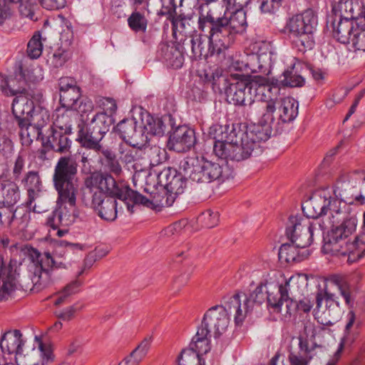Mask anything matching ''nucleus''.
<instances>
[{
	"label": "nucleus",
	"instance_id": "1",
	"mask_svg": "<svg viewBox=\"0 0 365 365\" xmlns=\"http://www.w3.org/2000/svg\"><path fill=\"white\" fill-rule=\"evenodd\" d=\"M277 102L255 103L252 109L261 112L258 125L250 127L245 124L213 125L209 134L214 140L213 152L227 162H240L252 155L262 153L261 143L267 140L274 128H277Z\"/></svg>",
	"mask_w": 365,
	"mask_h": 365
},
{
	"label": "nucleus",
	"instance_id": "2",
	"mask_svg": "<svg viewBox=\"0 0 365 365\" xmlns=\"http://www.w3.org/2000/svg\"><path fill=\"white\" fill-rule=\"evenodd\" d=\"M302 211L305 218L317 219L330 213V223L332 225L328 236L324 239L322 250L327 254H346L349 247L344 248L345 238L356 230L357 219L354 215H350L341 207L338 199L333 197L328 190L314 193L302 204Z\"/></svg>",
	"mask_w": 365,
	"mask_h": 365
},
{
	"label": "nucleus",
	"instance_id": "3",
	"mask_svg": "<svg viewBox=\"0 0 365 365\" xmlns=\"http://www.w3.org/2000/svg\"><path fill=\"white\" fill-rule=\"evenodd\" d=\"M78 165L69 156L61 157L53 174V183L57 192L56 208L53 218L48 222L53 230L58 225L68 227L72 225L78 215L76 210L78 185L76 183Z\"/></svg>",
	"mask_w": 365,
	"mask_h": 365
},
{
	"label": "nucleus",
	"instance_id": "4",
	"mask_svg": "<svg viewBox=\"0 0 365 365\" xmlns=\"http://www.w3.org/2000/svg\"><path fill=\"white\" fill-rule=\"evenodd\" d=\"M220 5L208 4L200 6L198 29L211 33V40L218 47L228 48L237 34H243L247 28L246 12L242 8L226 7L222 16L217 14Z\"/></svg>",
	"mask_w": 365,
	"mask_h": 365
},
{
	"label": "nucleus",
	"instance_id": "5",
	"mask_svg": "<svg viewBox=\"0 0 365 365\" xmlns=\"http://www.w3.org/2000/svg\"><path fill=\"white\" fill-rule=\"evenodd\" d=\"M334 289L338 290L348 306L351 307L354 303L351 286L346 278L339 274L329 277L324 289L317 292L316 308L314 310L315 318L324 325L334 324L341 315L338 297L331 292Z\"/></svg>",
	"mask_w": 365,
	"mask_h": 365
},
{
	"label": "nucleus",
	"instance_id": "6",
	"mask_svg": "<svg viewBox=\"0 0 365 365\" xmlns=\"http://www.w3.org/2000/svg\"><path fill=\"white\" fill-rule=\"evenodd\" d=\"M307 285V275L300 274L290 277L284 284L271 283L267 287L269 309L284 316L291 314L296 309L293 299L303 295Z\"/></svg>",
	"mask_w": 365,
	"mask_h": 365
},
{
	"label": "nucleus",
	"instance_id": "7",
	"mask_svg": "<svg viewBox=\"0 0 365 365\" xmlns=\"http://www.w3.org/2000/svg\"><path fill=\"white\" fill-rule=\"evenodd\" d=\"M16 81V80L13 78L3 79L0 84V90L4 96H16L12 103V113L21 129L20 135L21 138L31 137L29 119L38 105L37 93L31 96V98L28 95H24L25 88L17 86Z\"/></svg>",
	"mask_w": 365,
	"mask_h": 365
},
{
	"label": "nucleus",
	"instance_id": "8",
	"mask_svg": "<svg viewBox=\"0 0 365 365\" xmlns=\"http://www.w3.org/2000/svg\"><path fill=\"white\" fill-rule=\"evenodd\" d=\"M317 24V16L312 9H307L289 19L287 24L289 37L299 51L312 49L314 46V31Z\"/></svg>",
	"mask_w": 365,
	"mask_h": 365
},
{
	"label": "nucleus",
	"instance_id": "9",
	"mask_svg": "<svg viewBox=\"0 0 365 365\" xmlns=\"http://www.w3.org/2000/svg\"><path fill=\"white\" fill-rule=\"evenodd\" d=\"M66 269L63 262L56 260L49 252L37 253L29 267L32 287L36 292L54 282L53 274L57 269Z\"/></svg>",
	"mask_w": 365,
	"mask_h": 365
},
{
	"label": "nucleus",
	"instance_id": "10",
	"mask_svg": "<svg viewBox=\"0 0 365 365\" xmlns=\"http://www.w3.org/2000/svg\"><path fill=\"white\" fill-rule=\"evenodd\" d=\"M324 225L302 217L291 216L286 228V235L293 244L302 249L308 247L316 237L323 235Z\"/></svg>",
	"mask_w": 365,
	"mask_h": 365
},
{
	"label": "nucleus",
	"instance_id": "11",
	"mask_svg": "<svg viewBox=\"0 0 365 365\" xmlns=\"http://www.w3.org/2000/svg\"><path fill=\"white\" fill-rule=\"evenodd\" d=\"M91 206L98 211V216L106 221H114L118 215H120L124 208L132 214L133 212V202L129 198L115 197L106 196V194L100 190H92Z\"/></svg>",
	"mask_w": 365,
	"mask_h": 365
},
{
	"label": "nucleus",
	"instance_id": "12",
	"mask_svg": "<svg viewBox=\"0 0 365 365\" xmlns=\"http://www.w3.org/2000/svg\"><path fill=\"white\" fill-rule=\"evenodd\" d=\"M364 170H355L348 173L341 174L336 180L334 188L333 197L338 199L341 205H357V202L362 200L360 195V187L362 184Z\"/></svg>",
	"mask_w": 365,
	"mask_h": 365
},
{
	"label": "nucleus",
	"instance_id": "13",
	"mask_svg": "<svg viewBox=\"0 0 365 365\" xmlns=\"http://www.w3.org/2000/svg\"><path fill=\"white\" fill-rule=\"evenodd\" d=\"M86 185L90 192L92 190H100L108 194L107 196L115 197L129 198L130 200V191H134L124 183L117 182L114 178L108 173H95L90 178L86 180Z\"/></svg>",
	"mask_w": 365,
	"mask_h": 365
},
{
	"label": "nucleus",
	"instance_id": "14",
	"mask_svg": "<svg viewBox=\"0 0 365 365\" xmlns=\"http://www.w3.org/2000/svg\"><path fill=\"white\" fill-rule=\"evenodd\" d=\"M229 313L222 305L210 308L204 314L200 328L209 330L215 338L219 337L225 331L230 323Z\"/></svg>",
	"mask_w": 365,
	"mask_h": 365
},
{
	"label": "nucleus",
	"instance_id": "15",
	"mask_svg": "<svg viewBox=\"0 0 365 365\" xmlns=\"http://www.w3.org/2000/svg\"><path fill=\"white\" fill-rule=\"evenodd\" d=\"M252 79H237L230 84L226 91V98L229 103L235 106H250L255 104L252 91Z\"/></svg>",
	"mask_w": 365,
	"mask_h": 365
},
{
	"label": "nucleus",
	"instance_id": "16",
	"mask_svg": "<svg viewBox=\"0 0 365 365\" xmlns=\"http://www.w3.org/2000/svg\"><path fill=\"white\" fill-rule=\"evenodd\" d=\"M78 128L76 140L82 147L88 149L87 151L83 153L81 162L83 163H89L95 157L93 155H91L90 150H93L95 153L99 155L100 152L104 148L101 144V141L104 135L100 133L99 131L92 130L88 126L85 128L79 124Z\"/></svg>",
	"mask_w": 365,
	"mask_h": 365
},
{
	"label": "nucleus",
	"instance_id": "17",
	"mask_svg": "<svg viewBox=\"0 0 365 365\" xmlns=\"http://www.w3.org/2000/svg\"><path fill=\"white\" fill-rule=\"evenodd\" d=\"M157 192H150V198H148L137 191H130V200L135 205H142L147 207H170L175 202L176 197L164 186H159L155 188Z\"/></svg>",
	"mask_w": 365,
	"mask_h": 365
},
{
	"label": "nucleus",
	"instance_id": "18",
	"mask_svg": "<svg viewBox=\"0 0 365 365\" xmlns=\"http://www.w3.org/2000/svg\"><path fill=\"white\" fill-rule=\"evenodd\" d=\"M0 301L7 299L11 294L17 288L19 283V274L17 269L16 261L10 260L5 265L0 256Z\"/></svg>",
	"mask_w": 365,
	"mask_h": 365
},
{
	"label": "nucleus",
	"instance_id": "19",
	"mask_svg": "<svg viewBox=\"0 0 365 365\" xmlns=\"http://www.w3.org/2000/svg\"><path fill=\"white\" fill-rule=\"evenodd\" d=\"M203 33L195 34L190 39L192 52L195 58H207L208 56L215 53H220L227 49V47H218L211 40V33L200 31Z\"/></svg>",
	"mask_w": 365,
	"mask_h": 365
},
{
	"label": "nucleus",
	"instance_id": "20",
	"mask_svg": "<svg viewBox=\"0 0 365 365\" xmlns=\"http://www.w3.org/2000/svg\"><path fill=\"white\" fill-rule=\"evenodd\" d=\"M21 184L27 190L28 200L27 205L33 209L35 212L41 213L46 210L36 205V201H40L41 197L42 182L37 171L31 170L27 172L21 179Z\"/></svg>",
	"mask_w": 365,
	"mask_h": 365
},
{
	"label": "nucleus",
	"instance_id": "21",
	"mask_svg": "<svg viewBox=\"0 0 365 365\" xmlns=\"http://www.w3.org/2000/svg\"><path fill=\"white\" fill-rule=\"evenodd\" d=\"M228 313L233 314L237 325L241 324L254 310L253 303L245 293L230 297L225 304Z\"/></svg>",
	"mask_w": 365,
	"mask_h": 365
},
{
	"label": "nucleus",
	"instance_id": "22",
	"mask_svg": "<svg viewBox=\"0 0 365 365\" xmlns=\"http://www.w3.org/2000/svg\"><path fill=\"white\" fill-rule=\"evenodd\" d=\"M356 20L329 16L327 26L331 29L333 37L344 44H349L356 27Z\"/></svg>",
	"mask_w": 365,
	"mask_h": 365
},
{
	"label": "nucleus",
	"instance_id": "23",
	"mask_svg": "<svg viewBox=\"0 0 365 365\" xmlns=\"http://www.w3.org/2000/svg\"><path fill=\"white\" fill-rule=\"evenodd\" d=\"M187 178L183 175L180 170L178 173L175 169L170 168L163 169L157 175L158 185L164 186V188L173 194L175 197L184 192L185 180Z\"/></svg>",
	"mask_w": 365,
	"mask_h": 365
},
{
	"label": "nucleus",
	"instance_id": "24",
	"mask_svg": "<svg viewBox=\"0 0 365 365\" xmlns=\"http://www.w3.org/2000/svg\"><path fill=\"white\" fill-rule=\"evenodd\" d=\"M38 105L36 109L32 113L29 119V132L31 137H28L31 142L32 138H38L43 134V128L50 121V114L48 110L44 107V98L40 93H37Z\"/></svg>",
	"mask_w": 365,
	"mask_h": 365
},
{
	"label": "nucleus",
	"instance_id": "25",
	"mask_svg": "<svg viewBox=\"0 0 365 365\" xmlns=\"http://www.w3.org/2000/svg\"><path fill=\"white\" fill-rule=\"evenodd\" d=\"M309 70V65L297 58H292L287 68L283 72L282 85L289 87H301L304 84L303 75Z\"/></svg>",
	"mask_w": 365,
	"mask_h": 365
},
{
	"label": "nucleus",
	"instance_id": "26",
	"mask_svg": "<svg viewBox=\"0 0 365 365\" xmlns=\"http://www.w3.org/2000/svg\"><path fill=\"white\" fill-rule=\"evenodd\" d=\"M60 103L63 108L71 109L81 99V91L76 81L71 77H63L58 82Z\"/></svg>",
	"mask_w": 365,
	"mask_h": 365
},
{
	"label": "nucleus",
	"instance_id": "27",
	"mask_svg": "<svg viewBox=\"0 0 365 365\" xmlns=\"http://www.w3.org/2000/svg\"><path fill=\"white\" fill-rule=\"evenodd\" d=\"M195 142L194 130L185 125L178 126L169 138L170 148L178 153L189 150Z\"/></svg>",
	"mask_w": 365,
	"mask_h": 365
},
{
	"label": "nucleus",
	"instance_id": "28",
	"mask_svg": "<svg viewBox=\"0 0 365 365\" xmlns=\"http://www.w3.org/2000/svg\"><path fill=\"white\" fill-rule=\"evenodd\" d=\"M252 86L254 98L257 99V103L277 101L280 91L279 86L269 83L266 78L260 76H253Z\"/></svg>",
	"mask_w": 365,
	"mask_h": 365
},
{
	"label": "nucleus",
	"instance_id": "29",
	"mask_svg": "<svg viewBox=\"0 0 365 365\" xmlns=\"http://www.w3.org/2000/svg\"><path fill=\"white\" fill-rule=\"evenodd\" d=\"M179 170L183 173L185 178L197 183L209 182L207 175H205V166L204 160H199L197 158L187 157L182 159L180 163Z\"/></svg>",
	"mask_w": 365,
	"mask_h": 365
},
{
	"label": "nucleus",
	"instance_id": "30",
	"mask_svg": "<svg viewBox=\"0 0 365 365\" xmlns=\"http://www.w3.org/2000/svg\"><path fill=\"white\" fill-rule=\"evenodd\" d=\"M364 5L365 0H339L333 6L331 16L359 21Z\"/></svg>",
	"mask_w": 365,
	"mask_h": 365
},
{
	"label": "nucleus",
	"instance_id": "31",
	"mask_svg": "<svg viewBox=\"0 0 365 365\" xmlns=\"http://www.w3.org/2000/svg\"><path fill=\"white\" fill-rule=\"evenodd\" d=\"M245 63L247 68V77L251 73H257V76H267L270 73L271 53H251L246 54Z\"/></svg>",
	"mask_w": 365,
	"mask_h": 365
},
{
	"label": "nucleus",
	"instance_id": "32",
	"mask_svg": "<svg viewBox=\"0 0 365 365\" xmlns=\"http://www.w3.org/2000/svg\"><path fill=\"white\" fill-rule=\"evenodd\" d=\"M20 199V190L17 184L9 180L0 177V207L14 210V206Z\"/></svg>",
	"mask_w": 365,
	"mask_h": 365
},
{
	"label": "nucleus",
	"instance_id": "33",
	"mask_svg": "<svg viewBox=\"0 0 365 365\" xmlns=\"http://www.w3.org/2000/svg\"><path fill=\"white\" fill-rule=\"evenodd\" d=\"M38 353L41 355L43 361L48 362L53 359V350L48 344L38 341V349H32L29 353L24 354V351L18 356H15L16 362L18 365H44L43 362L36 361V356Z\"/></svg>",
	"mask_w": 365,
	"mask_h": 365
},
{
	"label": "nucleus",
	"instance_id": "34",
	"mask_svg": "<svg viewBox=\"0 0 365 365\" xmlns=\"http://www.w3.org/2000/svg\"><path fill=\"white\" fill-rule=\"evenodd\" d=\"M68 133L52 127L48 135L43 138V145L58 153H66L69 150L71 140L68 137Z\"/></svg>",
	"mask_w": 365,
	"mask_h": 365
},
{
	"label": "nucleus",
	"instance_id": "35",
	"mask_svg": "<svg viewBox=\"0 0 365 365\" xmlns=\"http://www.w3.org/2000/svg\"><path fill=\"white\" fill-rule=\"evenodd\" d=\"M29 218L30 213L23 207L11 210L0 207V229L14 223L23 230L26 227Z\"/></svg>",
	"mask_w": 365,
	"mask_h": 365
},
{
	"label": "nucleus",
	"instance_id": "36",
	"mask_svg": "<svg viewBox=\"0 0 365 365\" xmlns=\"http://www.w3.org/2000/svg\"><path fill=\"white\" fill-rule=\"evenodd\" d=\"M362 229L363 233L356 237L352 242H349L348 237L345 238L346 244L344 245V248L349 247V250L346 252V254H334V255L347 257L349 263L355 262L362 258L365 255V212L363 214Z\"/></svg>",
	"mask_w": 365,
	"mask_h": 365
},
{
	"label": "nucleus",
	"instance_id": "37",
	"mask_svg": "<svg viewBox=\"0 0 365 365\" xmlns=\"http://www.w3.org/2000/svg\"><path fill=\"white\" fill-rule=\"evenodd\" d=\"M23 346L22 334L17 329L5 332L0 340V349L3 354H15V356H18L23 351Z\"/></svg>",
	"mask_w": 365,
	"mask_h": 365
},
{
	"label": "nucleus",
	"instance_id": "38",
	"mask_svg": "<svg viewBox=\"0 0 365 365\" xmlns=\"http://www.w3.org/2000/svg\"><path fill=\"white\" fill-rule=\"evenodd\" d=\"M361 325L362 321L360 316L353 310L349 311L345 318L344 336L339 344V345H342L343 350L345 345L351 344L356 339Z\"/></svg>",
	"mask_w": 365,
	"mask_h": 365
},
{
	"label": "nucleus",
	"instance_id": "39",
	"mask_svg": "<svg viewBox=\"0 0 365 365\" xmlns=\"http://www.w3.org/2000/svg\"><path fill=\"white\" fill-rule=\"evenodd\" d=\"M204 163L209 182L217 181L221 183L233 177V170L227 164L220 165L208 160H204Z\"/></svg>",
	"mask_w": 365,
	"mask_h": 365
},
{
	"label": "nucleus",
	"instance_id": "40",
	"mask_svg": "<svg viewBox=\"0 0 365 365\" xmlns=\"http://www.w3.org/2000/svg\"><path fill=\"white\" fill-rule=\"evenodd\" d=\"M201 78L205 83L211 85L215 93H222L224 92L225 94L230 84L237 80L232 76L231 79H229L226 75L220 73L217 70L215 72L211 70L205 71Z\"/></svg>",
	"mask_w": 365,
	"mask_h": 365
},
{
	"label": "nucleus",
	"instance_id": "41",
	"mask_svg": "<svg viewBox=\"0 0 365 365\" xmlns=\"http://www.w3.org/2000/svg\"><path fill=\"white\" fill-rule=\"evenodd\" d=\"M277 120L287 123L293 120L298 115V102L292 97L277 100Z\"/></svg>",
	"mask_w": 365,
	"mask_h": 365
},
{
	"label": "nucleus",
	"instance_id": "42",
	"mask_svg": "<svg viewBox=\"0 0 365 365\" xmlns=\"http://www.w3.org/2000/svg\"><path fill=\"white\" fill-rule=\"evenodd\" d=\"M159 55L168 66L175 69L181 68L183 64L184 56L178 47L174 44H161Z\"/></svg>",
	"mask_w": 365,
	"mask_h": 365
},
{
	"label": "nucleus",
	"instance_id": "43",
	"mask_svg": "<svg viewBox=\"0 0 365 365\" xmlns=\"http://www.w3.org/2000/svg\"><path fill=\"white\" fill-rule=\"evenodd\" d=\"M168 120H170V116L168 117ZM167 119L165 117L164 119L154 118L147 112H142L140 113V121L142 126L148 133V136L150 135H163L165 133L166 126L165 125V120Z\"/></svg>",
	"mask_w": 365,
	"mask_h": 365
},
{
	"label": "nucleus",
	"instance_id": "44",
	"mask_svg": "<svg viewBox=\"0 0 365 365\" xmlns=\"http://www.w3.org/2000/svg\"><path fill=\"white\" fill-rule=\"evenodd\" d=\"M163 14L168 16L167 19L171 22L174 33L176 31L186 33L192 27V16L183 14H178L175 4H173L168 11L163 12Z\"/></svg>",
	"mask_w": 365,
	"mask_h": 365
},
{
	"label": "nucleus",
	"instance_id": "45",
	"mask_svg": "<svg viewBox=\"0 0 365 365\" xmlns=\"http://www.w3.org/2000/svg\"><path fill=\"white\" fill-rule=\"evenodd\" d=\"M309 255L307 250L302 249L295 244L284 243L282 244L279 250V258L287 262H301L307 258Z\"/></svg>",
	"mask_w": 365,
	"mask_h": 365
},
{
	"label": "nucleus",
	"instance_id": "46",
	"mask_svg": "<svg viewBox=\"0 0 365 365\" xmlns=\"http://www.w3.org/2000/svg\"><path fill=\"white\" fill-rule=\"evenodd\" d=\"M78 114L71 109H58L56 113V118L53 122V128L70 134L72 126L76 123Z\"/></svg>",
	"mask_w": 365,
	"mask_h": 365
},
{
	"label": "nucleus",
	"instance_id": "47",
	"mask_svg": "<svg viewBox=\"0 0 365 365\" xmlns=\"http://www.w3.org/2000/svg\"><path fill=\"white\" fill-rule=\"evenodd\" d=\"M211 335L208 329L199 327L187 349H192L197 354L198 357H202L203 354L210 350V337Z\"/></svg>",
	"mask_w": 365,
	"mask_h": 365
},
{
	"label": "nucleus",
	"instance_id": "48",
	"mask_svg": "<svg viewBox=\"0 0 365 365\" xmlns=\"http://www.w3.org/2000/svg\"><path fill=\"white\" fill-rule=\"evenodd\" d=\"M82 273L83 271L80 272L76 279L68 283L57 293V297L53 302L56 306H59L63 304L69 297L80 291L81 287L83 285V282L78 277L82 274Z\"/></svg>",
	"mask_w": 365,
	"mask_h": 365
},
{
	"label": "nucleus",
	"instance_id": "49",
	"mask_svg": "<svg viewBox=\"0 0 365 365\" xmlns=\"http://www.w3.org/2000/svg\"><path fill=\"white\" fill-rule=\"evenodd\" d=\"M149 140L150 137L142 126L141 121L140 120L133 131V134L130 136L126 144L133 148L142 149L146 145Z\"/></svg>",
	"mask_w": 365,
	"mask_h": 365
},
{
	"label": "nucleus",
	"instance_id": "50",
	"mask_svg": "<svg viewBox=\"0 0 365 365\" xmlns=\"http://www.w3.org/2000/svg\"><path fill=\"white\" fill-rule=\"evenodd\" d=\"M113 118L106 113H96L91 119L88 127L92 130L99 131L100 133L105 135L109 130L110 125L112 124Z\"/></svg>",
	"mask_w": 365,
	"mask_h": 365
},
{
	"label": "nucleus",
	"instance_id": "51",
	"mask_svg": "<svg viewBox=\"0 0 365 365\" xmlns=\"http://www.w3.org/2000/svg\"><path fill=\"white\" fill-rule=\"evenodd\" d=\"M19 76L22 81H19L18 86H22L24 88L26 83H34L43 79L42 70L38 66H30L26 68L21 67Z\"/></svg>",
	"mask_w": 365,
	"mask_h": 365
},
{
	"label": "nucleus",
	"instance_id": "52",
	"mask_svg": "<svg viewBox=\"0 0 365 365\" xmlns=\"http://www.w3.org/2000/svg\"><path fill=\"white\" fill-rule=\"evenodd\" d=\"M138 122L139 121H137L135 118H126L117 124L115 130L119 134L120 138L126 143L130 136L133 134V131Z\"/></svg>",
	"mask_w": 365,
	"mask_h": 365
},
{
	"label": "nucleus",
	"instance_id": "53",
	"mask_svg": "<svg viewBox=\"0 0 365 365\" xmlns=\"http://www.w3.org/2000/svg\"><path fill=\"white\" fill-rule=\"evenodd\" d=\"M100 153L104 157L103 164L110 172L115 175H120L122 172L121 166L116 158L115 153L108 148H103Z\"/></svg>",
	"mask_w": 365,
	"mask_h": 365
},
{
	"label": "nucleus",
	"instance_id": "54",
	"mask_svg": "<svg viewBox=\"0 0 365 365\" xmlns=\"http://www.w3.org/2000/svg\"><path fill=\"white\" fill-rule=\"evenodd\" d=\"M202 357H198L197 353L192 349H183L178 358V365H205Z\"/></svg>",
	"mask_w": 365,
	"mask_h": 365
},
{
	"label": "nucleus",
	"instance_id": "55",
	"mask_svg": "<svg viewBox=\"0 0 365 365\" xmlns=\"http://www.w3.org/2000/svg\"><path fill=\"white\" fill-rule=\"evenodd\" d=\"M128 144H120L119 146L120 158L126 165H131L135 168L134 163L137 160L138 154V150Z\"/></svg>",
	"mask_w": 365,
	"mask_h": 365
},
{
	"label": "nucleus",
	"instance_id": "56",
	"mask_svg": "<svg viewBox=\"0 0 365 365\" xmlns=\"http://www.w3.org/2000/svg\"><path fill=\"white\" fill-rule=\"evenodd\" d=\"M272 282H267L264 284H261L257 286L252 293L247 295L249 300L252 301L253 303L254 309L263 303L265 299H267V302H268L269 293L267 287Z\"/></svg>",
	"mask_w": 365,
	"mask_h": 365
},
{
	"label": "nucleus",
	"instance_id": "57",
	"mask_svg": "<svg viewBox=\"0 0 365 365\" xmlns=\"http://www.w3.org/2000/svg\"><path fill=\"white\" fill-rule=\"evenodd\" d=\"M128 24L130 29L136 33L145 32L148 21L143 14L135 11L128 17Z\"/></svg>",
	"mask_w": 365,
	"mask_h": 365
},
{
	"label": "nucleus",
	"instance_id": "58",
	"mask_svg": "<svg viewBox=\"0 0 365 365\" xmlns=\"http://www.w3.org/2000/svg\"><path fill=\"white\" fill-rule=\"evenodd\" d=\"M356 22V27L349 44L355 50L365 51V26L359 25L357 21Z\"/></svg>",
	"mask_w": 365,
	"mask_h": 365
},
{
	"label": "nucleus",
	"instance_id": "59",
	"mask_svg": "<svg viewBox=\"0 0 365 365\" xmlns=\"http://www.w3.org/2000/svg\"><path fill=\"white\" fill-rule=\"evenodd\" d=\"M43 44L41 41L40 34H36L29 41L27 45V53L31 58H38L42 53Z\"/></svg>",
	"mask_w": 365,
	"mask_h": 365
},
{
	"label": "nucleus",
	"instance_id": "60",
	"mask_svg": "<svg viewBox=\"0 0 365 365\" xmlns=\"http://www.w3.org/2000/svg\"><path fill=\"white\" fill-rule=\"evenodd\" d=\"M197 222L201 223L203 227L207 228L214 227L219 222V214L217 212L207 210L198 216Z\"/></svg>",
	"mask_w": 365,
	"mask_h": 365
},
{
	"label": "nucleus",
	"instance_id": "61",
	"mask_svg": "<svg viewBox=\"0 0 365 365\" xmlns=\"http://www.w3.org/2000/svg\"><path fill=\"white\" fill-rule=\"evenodd\" d=\"M246 54L240 56L238 58L236 57L233 59L231 68L235 71H239L243 72L242 74L235 73L232 74L231 76L235 77L236 79H240L242 78L247 77V68L245 63Z\"/></svg>",
	"mask_w": 365,
	"mask_h": 365
},
{
	"label": "nucleus",
	"instance_id": "62",
	"mask_svg": "<svg viewBox=\"0 0 365 365\" xmlns=\"http://www.w3.org/2000/svg\"><path fill=\"white\" fill-rule=\"evenodd\" d=\"M26 160V155L24 152H20L16 156L14 167L12 168V175L14 180H18L22 174L25 168Z\"/></svg>",
	"mask_w": 365,
	"mask_h": 365
},
{
	"label": "nucleus",
	"instance_id": "63",
	"mask_svg": "<svg viewBox=\"0 0 365 365\" xmlns=\"http://www.w3.org/2000/svg\"><path fill=\"white\" fill-rule=\"evenodd\" d=\"M98 105L103 111L100 113H106L108 116L112 118L113 115L115 113L117 110V104L115 101L111 98H102L98 101Z\"/></svg>",
	"mask_w": 365,
	"mask_h": 365
},
{
	"label": "nucleus",
	"instance_id": "64",
	"mask_svg": "<svg viewBox=\"0 0 365 365\" xmlns=\"http://www.w3.org/2000/svg\"><path fill=\"white\" fill-rule=\"evenodd\" d=\"M69 57L70 56L68 51L58 49L53 53L50 58L51 64L55 68L61 67L64 65Z\"/></svg>",
	"mask_w": 365,
	"mask_h": 365
}]
</instances>
